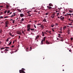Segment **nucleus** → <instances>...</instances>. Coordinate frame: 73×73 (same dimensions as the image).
I'll return each instance as SVG.
<instances>
[{
  "mask_svg": "<svg viewBox=\"0 0 73 73\" xmlns=\"http://www.w3.org/2000/svg\"><path fill=\"white\" fill-rule=\"evenodd\" d=\"M22 70H19V73H25V72L24 71V70H25V69L24 68H22Z\"/></svg>",
  "mask_w": 73,
  "mask_h": 73,
  "instance_id": "nucleus-1",
  "label": "nucleus"
},
{
  "mask_svg": "<svg viewBox=\"0 0 73 73\" xmlns=\"http://www.w3.org/2000/svg\"><path fill=\"white\" fill-rule=\"evenodd\" d=\"M16 16V14H15V13H13L12 15L11 16H10V17H14V16Z\"/></svg>",
  "mask_w": 73,
  "mask_h": 73,
  "instance_id": "nucleus-2",
  "label": "nucleus"
},
{
  "mask_svg": "<svg viewBox=\"0 0 73 73\" xmlns=\"http://www.w3.org/2000/svg\"><path fill=\"white\" fill-rule=\"evenodd\" d=\"M20 16L21 17H23L24 16V15L23 14H20Z\"/></svg>",
  "mask_w": 73,
  "mask_h": 73,
  "instance_id": "nucleus-3",
  "label": "nucleus"
},
{
  "mask_svg": "<svg viewBox=\"0 0 73 73\" xmlns=\"http://www.w3.org/2000/svg\"><path fill=\"white\" fill-rule=\"evenodd\" d=\"M54 15H55V14H54V13L51 16V17L52 19H53V18H54Z\"/></svg>",
  "mask_w": 73,
  "mask_h": 73,
  "instance_id": "nucleus-4",
  "label": "nucleus"
},
{
  "mask_svg": "<svg viewBox=\"0 0 73 73\" xmlns=\"http://www.w3.org/2000/svg\"><path fill=\"white\" fill-rule=\"evenodd\" d=\"M39 37H40V36L37 35L35 38V40H37V39H38Z\"/></svg>",
  "mask_w": 73,
  "mask_h": 73,
  "instance_id": "nucleus-5",
  "label": "nucleus"
},
{
  "mask_svg": "<svg viewBox=\"0 0 73 73\" xmlns=\"http://www.w3.org/2000/svg\"><path fill=\"white\" fill-rule=\"evenodd\" d=\"M27 28H31L30 27H31V25L29 24L27 25Z\"/></svg>",
  "mask_w": 73,
  "mask_h": 73,
  "instance_id": "nucleus-6",
  "label": "nucleus"
},
{
  "mask_svg": "<svg viewBox=\"0 0 73 73\" xmlns=\"http://www.w3.org/2000/svg\"><path fill=\"white\" fill-rule=\"evenodd\" d=\"M46 44H50V42H49L48 40H46Z\"/></svg>",
  "mask_w": 73,
  "mask_h": 73,
  "instance_id": "nucleus-7",
  "label": "nucleus"
},
{
  "mask_svg": "<svg viewBox=\"0 0 73 73\" xmlns=\"http://www.w3.org/2000/svg\"><path fill=\"white\" fill-rule=\"evenodd\" d=\"M47 8H48V9H52V7H50L49 6H47Z\"/></svg>",
  "mask_w": 73,
  "mask_h": 73,
  "instance_id": "nucleus-8",
  "label": "nucleus"
},
{
  "mask_svg": "<svg viewBox=\"0 0 73 73\" xmlns=\"http://www.w3.org/2000/svg\"><path fill=\"white\" fill-rule=\"evenodd\" d=\"M17 34L20 35H21V32L20 31H18L17 32Z\"/></svg>",
  "mask_w": 73,
  "mask_h": 73,
  "instance_id": "nucleus-9",
  "label": "nucleus"
},
{
  "mask_svg": "<svg viewBox=\"0 0 73 73\" xmlns=\"http://www.w3.org/2000/svg\"><path fill=\"white\" fill-rule=\"evenodd\" d=\"M40 27V28H42V29H43L44 27L42 25Z\"/></svg>",
  "mask_w": 73,
  "mask_h": 73,
  "instance_id": "nucleus-10",
  "label": "nucleus"
},
{
  "mask_svg": "<svg viewBox=\"0 0 73 73\" xmlns=\"http://www.w3.org/2000/svg\"><path fill=\"white\" fill-rule=\"evenodd\" d=\"M66 28V26H64L63 27V29L64 30H65V29Z\"/></svg>",
  "mask_w": 73,
  "mask_h": 73,
  "instance_id": "nucleus-11",
  "label": "nucleus"
},
{
  "mask_svg": "<svg viewBox=\"0 0 73 73\" xmlns=\"http://www.w3.org/2000/svg\"><path fill=\"white\" fill-rule=\"evenodd\" d=\"M42 36H44V32L42 31Z\"/></svg>",
  "mask_w": 73,
  "mask_h": 73,
  "instance_id": "nucleus-12",
  "label": "nucleus"
},
{
  "mask_svg": "<svg viewBox=\"0 0 73 73\" xmlns=\"http://www.w3.org/2000/svg\"><path fill=\"white\" fill-rule=\"evenodd\" d=\"M46 38V36L44 37L43 40V41L44 42H45V38Z\"/></svg>",
  "mask_w": 73,
  "mask_h": 73,
  "instance_id": "nucleus-13",
  "label": "nucleus"
},
{
  "mask_svg": "<svg viewBox=\"0 0 73 73\" xmlns=\"http://www.w3.org/2000/svg\"><path fill=\"white\" fill-rule=\"evenodd\" d=\"M43 41H44L43 40V39L41 41V45H42V44H43Z\"/></svg>",
  "mask_w": 73,
  "mask_h": 73,
  "instance_id": "nucleus-14",
  "label": "nucleus"
},
{
  "mask_svg": "<svg viewBox=\"0 0 73 73\" xmlns=\"http://www.w3.org/2000/svg\"><path fill=\"white\" fill-rule=\"evenodd\" d=\"M5 24L6 25H8V21H7L5 22Z\"/></svg>",
  "mask_w": 73,
  "mask_h": 73,
  "instance_id": "nucleus-15",
  "label": "nucleus"
},
{
  "mask_svg": "<svg viewBox=\"0 0 73 73\" xmlns=\"http://www.w3.org/2000/svg\"><path fill=\"white\" fill-rule=\"evenodd\" d=\"M51 27L52 28H53V27H54V25L52 24L51 25Z\"/></svg>",
  "mask_w": 73,
  "mask_h": 73,
  "instance_id": "nucleus-16",
  "label": "nucleus"
},
{
  "mask_svg": "<svg viewBox=\"0 0 73 73\" xmlns=\"http://www.w3.org/2000/svg\"><path fill=\"white\" fill-rule=\"evenodd\" d=\"M30 30H31V27H30L27 29V31H30Z\"/></svg>",
  "mask_w": 73,
  "mask_h": 73,
  "instance_id": "nucleus-17",
  "label": "nucleus"
},
{
  "mask_svg": "<svg viewBox=\"0 0 73 73\" xmlns=\"http://www.w3.org/2000/svg\"><path fill=\"white\" fill-rule=\"evenodd\" d=\"M60 20H62V21H64V17H63L62 18H61Z\"/></svg>",
  "mask_w": 73,
  "mask_h": 73,
  "instance_id": "nucleus-18",
  "label": "nucleus"
},
{
  "mask_svg": "<svg viewBox=\"0 0 73 73\" xmlns=\"http://www.w3.org/2000/svg\"><path fill=\"white\" fill-rule=\"evenodd\" d=\"M43 21L46 22V19H45V18H44V19L43 20Z\"/></svg>",
  "mask_w": 73,
  "mask_h": 73,
  "instance_id": "nucleus-19",
  "label": "nucleus"
},
{
  "mask_svg": "<svg viewBox=\"0 0 73 73\" xmlns=\"http://www.w3.org/2000/svg\"><path fill=\"white\" fill-rule=\"evenodd\" d=\"M49 5V6H50L51 7H52V6H53V5H52V4L51 3H50Z\"/></svg>",
  "mask_w": 73,
  "mask_h": 73,
  "instance_id": "nucleus-20",
  "label": "nucleus"
},
{
  "mask_svg": "<svg viewBox=\"0 0 73 73\" xmlns=\"http://www.w3.org/2000/svg\"><path fill=\"white\" fill-rule=\"evenodd\" d=\"M11 44H12V42L11 41L9 42V44H8V45H11Z\"/></svg>",
  "mask_w": 73,
  "mask_h": 73,
  "instance_id": "nucleus-21",
  "label": "nucleus"
},
{
  "mask_svg": "<svg viewBox=\"0 0 73 73\" xmlns=\"http://www.w3.org/2000/svg\"><path fill=\"white\" fill-rule=\"evenodd\" d=\"M32 46H31L30 47V51L32 50Z\"/></svg>",
  "mask_w": 73,
  "mask_h": 73,
  "instance_id": "nucleus-22",
  "label": "nucleus"
},
{
  "mask_svg": "<svg viewBox=\"0 0 73 73\" xmlns=\"http://www.w3.org/2000/svg\"><path fill=\"white\" fill-rule=\"evenodd\" d=\"M5 49H9V47H5Z\"/></svg>",
  "mask_w": 73,
  "mask_h": 73,
  "instance_id": "nucleus-23",
  "label": "nucleus"
},
{
  "mask_svg": "<svg viewBox=\"0 0 73 73\" xmlns=\"http://www.w3.org/2000/svg\"><path fill=\"white\" fill-rule=\"evenodd\" d=\"M18 11L19 12H21V11L20 9H18Z\"/></svg>",
  "mask_w": 73,
  "mask_h": 73,
  "instance_id": "nucleus-24",
  "label": "nucleus"
},
{
  "mask_svg": "<svg viewBox=\"0 0 73 73\" xmlns=\"http://www.w3.org/2000/svg\"><path fill=\"white\" fill-rule=\"evenodd\" d=\"M30 30L31 31H34L35 30V29H30Z\"/></svg>",
  "mask_w": 73,
  "mask_h": 73,
  "instance_id": "nucleus-25",
  "label": "nucleus"
},
{
  "mask_svg": "<svg viewBox=\"0 0 73 73\" xmlns=\"http://www.w3.org/2000/svg\"><path fill=\"white\" fill-rule=\"evenodd\" d=\"M9 39V38H8L6 40V42H8L9 41V40H8V39Z\"/></svg>",
  "mask_w": 73,
  "mask_h": 73,
  "instance_id": "nucleus-26",
  "label": "nucleus"
},
{
  "mask_svg": "<svg viewBox=\"0 0 73 73\" xmlns=\"http://www.w3.org/2000/svg\"><path fill=\"white\" fill-rule=\"evenodd\" d=\"M9 35H10L11 36H12V34L11 33V32L9 33Z\"/></svg>",
  "mask_w": 73,
  "mask_h": 73,
  "instance_id": "nucleus-27",
  "label": "nucleus"
},
{
  "mask_svg": "<svg viewBox=\"0 0 73 73\" xmlns=\"http://www.w3.org/2000/svg\"><path fill=\"white\" fill-rule=\"evenodd\" d=\"M69 12H70V13H72V12H73V11H72L71 10H69Z\"/></svg>",
  "mask_w": 73,
  "mask_h": 73,
  "instance_id": "nucleus-28",
  "label": "nucleus"
},
{
  "mask_svg": "<svg viewBox=\"0 0 73 73\" xmlns=\"http://www.w3.org/2000/svg\"><path fill=\"white\" fill-rule=\"evenodd\" d=\"M5 49V48H1V50H2L3 49Z\"/></svg>",
  "mask_w": 73,
  "mask_h": 73,
  "instance_id": "nucleus-29",
  "label": "nucleus"
},
{
  "mask_svg": "<svg viewBox=\"0 0 73 73\" xmlns=\"http://www.w3.org/2000/svg\"><path fill=\"white\" fill-rule=\"evenodd\" d=\"M22 33H23V34H24V35H25V33H24V31H22Z\"/></svg>",
  "mask_w": 73,
  "mask_h": 73,
  "instance_id": "nucleus-30",
  "label": "nucleus"
},
{
  "mask_svg": "<svg viewBox=\"0 0 73 73\" xmlns=\"http://www.w3.org/2000/svg\"><path fill=\"white\" fill-rule=\"evenodd\" d=\"M24 19L23 18H22L21 20V21H24Z\"/></svg>",
  "mask_w": 73,
  "mask_h": 73,
  "instance_id": "nucleus-31",
  "label": "nucleus"
},
{
  "mask_svg": "<svg viewBox=\"0 0 73 73\" xmlns=\"http://www.w3.org/2000/svg\"><path fill=\"white\" fill-rule=\"evenodd\" d=\"M58 37H59V38H63L62 37H61L60 36H58Z\"/></svg>",
  "mask_w": 73,
  "mask_h": 73,
  "instance_id": "nucleus-32",
  "label": "nucleus"
},
{
  "mask_svg": "<svg viewBox=\"0 0 73 73\" xmlns=\"http://www.w3.org/2000/svg\"><path fill=\"white\" fill-rule=\"evenodd\" d=\"M5 51H8L9 50L7 49H5Z\"/></svg>",
  "mask_w": 73,
  "mask_h": 73,
  "instance_id": "nucleus-33",
  "label": "nucleus"
},
{
  "mask_svg": "<svg viewBox=\"0 0 73 73\" xmlns=\"http://www.w3.org/2000/svg\"><path fill=\"white\" fill-rule=\"evenodd\" d=\"M8 17H8V16L5 17H4V18H8Z\"/></svg>",
  "mask_w": 73,
  "mask_h": 73,
  "instance_id": "nucleus-34",
  "label": "nucleus"
},
{
  "mask_svg": "<svg viewBox=\"0 0 73 73\" xmlns=\"http://www.w3.org/2000/svg\"><path fill=\"white\" fill-rule=\"evenodd\" d=\"M48 14H49V13H45V15H48Z\"/></svg>",
  "mask_w": 73,
  "mask_h": 73,
  "instance_id": "nucleus-35",
  "label": "nucleus"
},
{
  "mask_svg": "<svg viewBox=\"0 0 73 73\" xmlns=\"http://www.w3.org/2000/svg\"><path fill=\"white\" fill-rule=\"evenodd\" d=\"M2 32V30L1 29L0 30V33H1Z\"/></svg>",
  "mask_w": 73,
  "mask_h": 73,
  "instance_id": "nucleus-36",
  "label": "nucleus"
},
{
  "mask_svg": "<svg viewBox=\"0 0 73 73\" xmlns=\"http://www.w3.org/2000/svg\"><path fill=\"white\" fill-rule=\"evenodd\" d=\"M54 28H52V31H53V32H54V30L53 29Z\"/></svg>",
  "mask_w": 73,
  "mask_h": 73,
  "instance_id": "nucleus-37",
  "label": "nucleus"
},
{
  "mask_svg": "<svg viewBox=\"0 0 73 73\" xmlns=\"http://www.w3.org/2000/svg\"><path fill=\"white\" fill-rule=\"evenodd\" d=\"M61 34H58V37L59 36H61Z\"/></svg>",
  "mask_w": 73,
  "mask_h": 73,
  "instance_id": "nucleus-38",
  "label": "nucleus"
},
{
  "mask_svg": "<svg viewBox=\"0 0 73 73\" xmlns=\"http://www.w3.org/2000/svg\"><path fill=\"white\" fill-rule=\"evenodd\" d=\"M49 33L50 34H51V32H52V31H49Z\"/></svg>",
  "mask_w": 73,
  "mask_h": 73,
  "instance_id": "nucleus-39",
  "label": "nucleus"
},
{
  "mask_svg": "<svg viewBox=\"0 0 73 73\" xmlns=\"http://www.w3.org/2000/svg\"><path fill=\"white\" fill-rule=\"evenodd\" d=\"M0 18L1 19H3V16H0Z\"/></svg>",
  "mask_w": 73,
  "mask_h": 73,
  "instance_id": "nucleus-40",
  "label": "nucleus"
},
{
  "mask_svg": "<svg viewBox=\"0 0 73 73\" xmlns=\"http://www.w3.org/2000/svg\"><path fill=\"white\" fill-rule=\"evenodd\" d=\"M8 8H9V6H8V5H7V8L8 9Z\"/></svg>",
  "mask_w": 73,
  "mask_h": 73,
  "instance_id": "nucleus-41",
  "label": "nucleus"
},
{
  "mask_svg": "<svg viewBox=\"0 0 73 73\" xmlns=\"http://www.w3.org/2000/svg\"><path fill=\"white\" fill-rule=\"evenodd\" d=\"M68 15H70V16L72 17V16L71 15V14H67Z\"/></svg>",
  "mask_w": 73,
  "mask_h": 73,
  "instance_id": "nucleus-42",
  "label": "nucleus"
},
{
  "mask_svg": "<svg viewBox=\"0 0 73 73\" xmlns=\"http://www.w3.org/2000/svg\"><path fill=\"white\" fill-rule=\"evenodd\" d=\"M9 12H10V11L9 10H8L7 11V13H9Z\"/></svg>",
  "mask_w": 73,
  "mask_h": 73,
  "instance_id": "nucleus-43",
  "label": "nucleus"
},
{
  "mask_svg": "<svg viewBox=\"0 0 73 73\" xmlns=\"http://www.w3.org/2000/svg\"><path fill=\"white\" fill-rule=\"evenodd\" d=\"M60 41H63V39H61L60 40Z\"/></svg>",
  "mask_w": 73,
  "mask_h": 73,
  "instance_id": "nucleus-44",
  "label": "nucleus"
},
{
  "mask_svg": "<svg viewBox=\"0 0 73 73\" xmlns=\"http://www.w3.org/2000/svg\"><path fill=\"white\" fill-rule=\"evenodd\" d=\"M34 27L35 28H36V27L35 25H34Z\"/></svg>",
  "mask_w": 73,
  "mask_h": 73,
  "instance_id": "nucleus-45",
  "label": "nucleus"
},
{
  "mask_svg": "<svg viewBox=\"0 0 73 73\" xmlns=\"http://www.w3.org/2000/svg\"><path fill=\"white\" fill-rule=\"evenodd\" d=\"M15 46L13 45H12V46H11L12 48H13V47H14Z\"/></svg>",
  "mask_w": 73,
  "mask_h": 73,
  "instance_id": "nucleus-46",
  "label": "nucleus"
},
{
  "mask_svg": "<svg viewBox=\"0 0 73 73\" xmlns=\"http://www.w3.org/2000/svg\"><path fill=\"white\" fill-rule=\"evenodd\" d=\"M55 25H56L55 26H57V25H58V24L57 23H56Z\"/></svg>",
  "mask_w": 73,
  "mask_h": 73,
  "instance_id": "nucleus-47",
  "label": "nucleus"
},
{
  "mask_svg": "<svg viewBox=\"0 0 73 73\" xmlns=\"http://www.w3.org/2000/svg\"><path fill=\"white\" fill-rule=\"evenodd\" d=\"M12 13V12H11L9 14V15H11Z\"/></svg>",
  "mask_w": 73,
  "mask_h": 73,
  "instance_id": "nucleus-48",
  "label": "nucleus"
},
{
  "mask_svg": "<svg viewBox=\"0 0 73 73\" xmlns=\"http://www.w3.org/2000/svg\"><path fill=\"white\" fill-rule=\"evenodd\" d=\"M12 21H13V23H14V22H15V20H13Z\"/></svg>",
  "mask_w": 73,
  "mask_h": 73,
  "instance_id": "nucleus-49",
  "label": "nucleus"
},
{
  "mask_svg": "<svg viewBox=\"0 0 73 73\" xmlns=\"http://www.w3.org/2000/svg\"><path fill=\"white\" fill-rule=\"evenodd\" d=\"M7 10H6L4 12L5 13H7Z\"/></svg>",
  "mask_w": 73,
  "mask_h": 73,
  "instance_id": "nucleus-50",
  "label": "nucleus"
},
{
  "mask_svg": "<svg viewBox=\"0 0 73 73\" xmlns=\"http://www.w3.org/2000/svg\"><path fill=\"white\" fill-rule=\"evenodd\" d=\"M71 41H72V40H73V38H71Z\"/></svg>",
  "mask_w": 73,
  "mask_h": 73,
  "instance_id": "nucleus-51",
  "label": "nucleus"
},
{
  "mask_svg": "<svg viewBox=\"0 0 73 73\" xmlns=\"http://www.w3.org/2000/svg\"><path fill=\"white\" fill-rule=\"evenodd\" d=\"M67 31L68 32H69L70 31V29H68V30Z\"/></svg>",
  "mask_w": 73,
  "mask_h": 73,
  "instance_id": "nucleus-52",
  "label": "nucleus"
},
{
  "mask_svg": "<svg viewBox=\"0 0 73 73\" xmlns=\"http://www.w3.org/2000/svg\"><path fill=\"white\" fill-rule=\"evenodd\" d=\"M56 15H60V13H58L56 14Z\"/></svg>",
  "mask_w": 73,
  "mask_h": 73,
  "instance_id": "nucleus-53",
  "label": "nucleus"
},
{
  "mask_svg": "<svg viewBox=\"0 0 73 73\" xmlns=\"http://www.w3.org/2000/svg\"><path fill=\"white\" fill-rule=\"evenodd\" d=\"M49 32V31L48 30L46 31V32Z\"/></svg>",
  "mask_w": 73,
  "mask_h": 73,
  "instance_id": "nucleus-54",
  "label": "nucleus"
},
{
  "mask_svg": "<svg viewBox=\"0 0 73 73\" xmlns=\"http://www.w3.org/2000/svg\"><path fill=\"white\" fill-rule=\"evenodd\" d=\"M19 39H20V36L19 35Z\"/></svg>",
  "mask_w": 73,
  "mask_h": 73,
  "instance_id": "nucleus-55",
  "label": "nucleus"
},
{
  "mask_svg": "<svg viewBox=\"0 0 73 73\" xmlns=\"http://www.w3.org/2000/svg\"><path fill=\"white\" fill-rule=\"evenodd\" d=\"M1 52L2 53H4V52L2 51H1Z\"/></svg>",
  "mask_w": 73,
  "mask_h": 73,
  "instance_id": "nucleus-56",
  "label": "nucleus"
},
{
  "mask_svg": "<svg viewBox=\"0 0 73 73\" xmlns=\"http://www.w3.org/2000/svg\"><path fill=\"white\" fill-rule=\"evenodd\" d=\"M41 25V24H39V23L38 24V25Z\"/></svg>",
  "mask_w": 73,
  "mask_h": 73,
  "instance_id": "nucleus-57",
  "label": "nucleus"
},
{
  "mask_svg": "<svg viewBox=\"0 0 73 73\" xmlns=\"http://www.w3.org/2000/svg\"><path fill=\"white\" fill-rule=\"evenodd\" d=\"M0 7H1V8H2V7H3V6H0Z\"/></svg>",
  "mask_w": 73,
  "mask_h": 73,
  "instance_id": "nucleus-58",
  "label": "nucleus"
},
{
  "mask_svg": "<svg viewBox=\"0 0 73 73\" xmlns=\"http://www.w3.org/2000/svg\"><path fill=\"white\" fill-rule=\"evenodd\" d=\"M60 33H62V32H61V31H60L59 32Z\"/></svg>",
  "mask_w": 73,
  "mask_h": 73,
  "instance_id": "nucleus-59",
  "label": "nucleus"
},
{
  "mask_svg": "<svg viewBox=\"0 0 73 73\" xmlns=\"http://www.w3.org/2000/svg\"><path fill=\"white\" fill-rule=\"evenodd\" d=\"M27 13H28V14H29V13H29V12H27Z\"/></svg>",
  "mask_w": 73,
  "mask_h": 73,
  "instance_id": "nucleus-60",
  "label": "nucleus"
},
{
  "mask_svg": "<svg viewBox=\"0 0 73 73\" xmlns=\"http://www.w3.org/2000/svg\"><path fill=\"white\" fill-rule=\"evenodd\" d=\"M62 16H61L60 17V18H62Z\"/></svg>",
  "mask_w": 73,
  "mask_h": 73,
  "instance_id": "nucleus-61",
  "label": "nucleus"
},
{
  "mask_svg": "<svg viewBox=\"0 0 73 73\" xmlns=\"http://www.w3.org/2000/svg\"><path fill=\"white\" fill-rule=\"evenodd\" d=\"M69 52H71V49H70V50H69Z\"/></svg>",
  "mask_w": 73,
  "mask_h": 73,
  "instance_id": "nucleus-62",
  "label": "nucleus"
},
{
  "mask_svg": "<svg viewBox=\"0 0 73 73\" xmlns=\"http://www.w3.org/2000/svg\"><path fill=\"white\" fill-rule=\"evenodd\" d=\"M12 20H13V19H10V21H12Z\"/></svg>",
  "mask_w": 73,
  "mask_h": 73,
  "instance_id": "nucleus-63",
  "label": "nucleus"
},
{
  "mask_svg": "<svg viewBox=\"0 0 73 73\" xmlns=\"http://www.w3.org/2000/svg\"><path fill=\"white\" fill-rule=\"evenodd\" d=\"M59 10H58V11H56V12H59Z\"/></svg>",
  "mask_w": 73,
  "mask_h": 73,
  "instance_id": "nucleus-64",
  "label": "nucleus"
}]
</instances>
